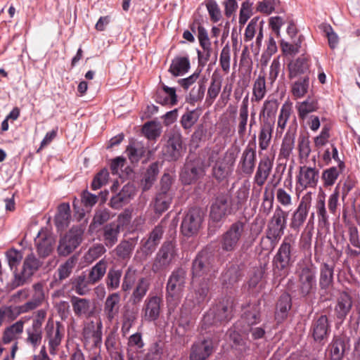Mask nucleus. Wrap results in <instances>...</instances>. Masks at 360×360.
<instances>
[{
  "label": "nucleus",
  "instance_id": "f257e3e1",
  "mask_svg": "<svg viewBox=\"0 0 360 360\" xmlns=\"http://www.w3.org/2000/svg\"><path fill=\"white\" fill-rule=\"evenodd\" d=\"M217 269L212 265L206 252L199 253L193 262L192 285L194 288V304L204 302L209 291V282L215 278Z\"/></svg>",
  "mask_w": 360,
  "mask_h": 360
},
{
  "label": "nucleus",
  "instance_id": "f03ea898",
  "mask_svg": "<svg viewBox=\"0 0 360 360\" xmlns=\"http://www.w3.org/2000/svg\"><path fill=\"white\" fill-rule=\"evenodd\" d=\"M294 243L291 238L285 237L274 256L272 265L274 274L276 276L283 278L288 275L290 269L295 262L292 257Z\"/></svg>",
  "mask_w": 360,
  "mask_h": 360
},
{
  "label": "nucleus",
  "instance_id": "7ed1b4c3",
  "mask_svg": "<svg viewBox=\"0 0 360 360\" xmlns=\"http://www.w3.org/2000/svg\"><path fill=\"white\" fill-rule=\"evenodd\" d=\"M288 212L277 206L268 221L266 237L270 241V249L273 250L284 234L286 229Z\"/></svg>",
  "mask_w": 360,
  "mask_h": 360
},
{
  "label": "nucleus",
  "instance_id": "20e7f679",
  "mask_svg": "<svg viewBox=\"0 0 360 360\" xmlns=\"http://www.w3.org/2000/svg\"><path fill=\"white\" fill-rule=\"evenodd\" d=\"M296 275L298 278V290L302 296L313 292L316 287V269L311 262L297 264Z\"/></svg>",
  "mask_w": 360,
  "mask_h": 360
},
{
  "label": "nucleus",
  "instance_id": "39448f33",
  "mask_svg": "<svg viewBox=\"0 0 360 360\" xmlns=\"http://www.w3.org/2000/svg\"><path fill=\"white\" fill-rule=\"evenodd\" d=\"M47 315L46 310L41 309L34 312L32 324L25 329V343L35 349L41 344L43 339L42 326Z\"/></svg>",
  "mask_w": 360,
  "mask_h": 360
},
{
  "label": "nucleus",
  "instance_id": "423d86ee",
  "mask_svg": "<svg viewBox=\"0 0 360 360\" xmlns=\"http://www.w3.org/2000/svg\"><path fill=\"white\" fill-rule=\"evenodd\" d=\"M41 263L32 254L27 255L22 264V269L20 272L16 270L13 272V279L8 285L10 290H13L19 286L23 285L39 269Z\"/></svg>",
  "mask_w": 360,
  "mask_h": 360
},
{
  "label": "nucleus",
  "instance_id": "0eeeda50",
  "mask_svg": "<svg viewBox=\"0 0 360 360\" xmlns=\"http://www.w3.org/2000/svg\"><path fill=\"white\" fill-rule=\"evenodd\" d=\"M186 271L177 269L172 271L167 283V300L169 303L177 304L182 297L186 284Z\"/></svg>",
  "mask_w": 360,
  "mask_h": 360
},
{
  "label": "nucleus",
  "instance_id": "6e6552de",
  "mask_svg": "<svg viewBox=\"0 0 360 360\" xmlns=\"http://www.w3.org/2000/svg\"><path fill=\"white\" fill-rule=\"evenodd\" d=\"M236 154L232 149H229L223 155L218 158L212 167V175L221 181L230 176L233 171Z\"/></svg>",
  "mask_w": 360,
  "mask_h": 360
},
{
  "label": "nucleus",
  "instance_id": "1a4fd4ad",
  "mask_svg": "<svg viewBox=\"0 0 360 360\" xmlns=\"http://www.w3.org/2000/svg\"><path fill=\"white\" fill-rule=\"evenodd\" d=\"M44 331L45 341L48 343L49 353L55 355L64 338V327L59 321L54 322L52 319H49L46 323Z\"/></svg>",
  "mask_w": 360,
  "mask_h": 360
},
{
  "label": "nucleus",
  "instance_id": "9d476101",
  "mask_svg": "<svg viewBox=\"0 0 360 360\" xmlns=\"http://www.w3.org/2000/svg\"><path fill=\"white\" fill-rule=\"evenodd\" d=\"M244 229L245 224L242 221H238L232 224L221 237V249L225 252L235 251L244 233Z\"/></svg>",
  "mask_w": 360,
  "mask_h": 360
},
{
  "label": "nucleus",
  "instance_id": "9b49d317",
  "mask_svg": "<svg viewBox=\"0 0 360 360\" xmlns=\"http://www.w3.org/2000/svg\"><path fill=\"white\" fill-rule=\"evenodd\" d=\"M320 177V170L314 166L304 165L299 167L296 176V191H304L308 188H316Z\"/></svg>",
  "mask_w": 360,
  "mask_h": 360
},
{
  "label": "nucleus",
  "instance_id": "f8f14e48",
  "mask_svg": "<svg viewBox=\"0 0 360 360\" xmlns=\"http://www.w3.org/2000/svg\"><path fill=\"white\" fill-rule=\"evenodd\" d=\"M312 202V193L307 192L301 198L297 208L292 214L290 226L295 231H299L305 222Z\"/></svg>",
  "mask_w": 360,
  "mask_h": 360
},
{
  "label": "nucleus",
  "instance_id": "ddd939ff",
  "mask_svg": "<svg viewBox=\"0 0 360 360\" xmlns=\"http://www.w3.org/2000/svg\"><path fill=\"white\" fill-rule=\"evenodd\" d=\"M176 255L174 245L171 242L163 243L158 250L152 265V271L159 273L167 269Z\"/></svg>",
  "mask_w": 360,
  "mask_h": 360
},
{
  "label": "nucleus",
  "instance_id": "4468645a",
  "mask_svg": "<svg viewBox=\"0 0 360 360\" xmlns=\"http://www.w3.org/2000/svg\"><path fill=\"white\" fill-rule=\"evenodd\" d=\"M203 220V216L200 209L191 208L185 214L181 225V231L184 236H193L198 233Z\"/></svg>",
  "mask_w": 360,
  "mask_h": 360
},
{
  "label": "nucleus",
  "instance_id": "2eb2a0df",
  "mask_svg": "<svg viewBox=\"0 0 360 360\" xmlns=\"http://www.w3.org/2000/svg\"><path fill=\"white\" fill-rule=\"evenodd\" d=\"M160 191L156 195L153 207L155 213L161 214L168 210L172 200V193L169 191L171 179L169 174H165L161 179Z\"/></svg>",
  "mask_w": 360,
  "mask_h": 360
},
{
  "label": "nucleus",
  "instance_id": "dca6fc26",
  "mask_svg": "<svg viewBox=\"0 0 360 360\" xmlns=\"http://www.w3.org/2000/svg\"><path fill=\"white\" fill-rule=\"evenodd\" d=\"M183 150L182 136L179 131H172L169 134L167 143L162 148V154L169 161L178 160Z\"/></svg>",
  "mask_w": 360,
  "mask_h": 360
},
{
  "label": "nucleus",
  "instance_id": "f3484780",
  "mask_svg": "<svg viewBox=\"0 0 360 360\" xmlns=\"http://www.w3.org/2000/svg\"><path fill=\"white\" fill-rule=\"evenodd\" d=\"M256 162V143H249L241 153L238 165V169L242 174L250 176L255 169Z\"/></svg>",
  "mask_w": 360,
  "mask_h": 360
},
{
  "label": "nucleus",
  "instance_id": "a211bd4d",
  "mask_svg": "<svg viewBox=\"0 0 360 360\" xmlns=\"http://www.w3.org/2000/svg\"><path fill=\"white\" fill-rule=\"evenodd\" d=\"M82 231L79 228L71 229L59 241L58 252L61 256L70 254L80 244Z\"/></svg>",
  "mask_w": 360,
  "mask_h": 360
},
{
  "label": "nucleus",
  "instance_id": "6ab92c4d",
  "mask_svg": "<svg viewBox=\"0 0 360 360\" xmlns=\"http://www.w3.org/2000/svg\"><path fill=\"white\" fill-rule=\"evenodd\" d=\"M30 318L23 317L4 328L1 333V341L4 345L12 343L11 347L16 345L18 350L19 349L18 340L21 338L24 331V325L26 320Z\"/></svg>",
  "mask_w": 360,
  "mask_h": 360
},
{
  "label": "nucleus",
  "instance_id": "aec40b11",
  "mask_svg": "<svg viewBox=\"0 0 360 360\" xmlns=\"http://www.w3.org/2000/svg\"><path fill=\"white\" fill-rule=\"evenodd\" d=\"M274 165V158H270L269 155H264L262 158L258 163L254 178V184L259 188L265 184L268 179ZM261 188L258 191L257 198L259 197Z\"/></svg>",
  "mask_w": 360,
  "mask_h": 360
},
{
  "label": "nucleus",
  "instance_id": "412c9836",
  "mask_svg": "<svg viewBox=\"0 0 360 360\" xmlns=\"http://www.w3.org/2000/svg\"><path fill=\"white\" fill-rule=\"evenodd\" d=\"M162 305L161 297L150 295L144 301L142 308L143 318L147 321L157 320L160 316Z\"/></svg>",
  "mask_w": 360,
  "mask_h": 360
},
{
  "label": "nucleus",
  "instance_id": "4be33fe9",
  "mask_svg": "<svg viewBox=\"0 0 360 360\" xmlns=\"http://www.w3.org/2000/svg\"><path fill=\"white\" fill-rule=\"evenodd\" d=\"M34 243L39 256L46 257L53 250L55 238L51 233L47 230L41 229L34 238Z\"/></svg>",
  "mask_w": 360,
  "mask_h": 360
},
{
  "label": "nucleus",
  "instance_id": "5701e85b",
  "mask_svg": "<svg viewBox=\"0 0 360 360\" xmlns=\"http://www.w3.org/2000/svg\"><path fill=\"white\" fill-rule=\"evenodd\" d=\"M311 333L314 340L323 344L328 339L330 332V326L326 315L320 316L314 320L311 325Z\"/></svg>",
  "mask_w": 360,
  "mask_h": 360
},
{
  "label": "nucleus",
  "instance_id": "b1692460",
  "mask_svg": "<svg viewBox=\"0 0 360 360\" xmlns=\"http://www.w3.org/2000/svg\"><path fill=\"white\" fill-rule=\"evenodd\" d=\"M274 128V122L268 119H264L259 127L258 134L259 153L266 150L272 139V134Z\"/></svg>",
  "mask_w": 360,
  "mask_h": 360
},
{
  "label": "nucleus",
  "instance_id": "393cba45",
  "mask_svg": "<svg viewBox=\"0 0 360 360\" xmlns=\"http://www.w3.org/2000/svg\"><path fill=\"white\" fill-rule=\"evenodd\" d=\"M102 328L101 321L94 323L90 321L86 323L83 328L82 335L86 342H90L95 347H98L102 342Z\"/></svg>",
  "mask_w": 360,
  "mask_h": 360
},
{
  "label": "nucleus",
  "instance_id": "a878e982",
  "mask_svg": "<svg viewBox=\"0 0 360 360\" xmlns=\"http://www.w3.org/2000/svg\"><path fill=\"white\" fill-rule=\"evenodd\" d=\"M232 308L224 303H219L211 309L205 316L204 321L216 323L226 321L231 318Z\"/></svg>",
  "mask_w": 360,
  "mask_h": 360
},
{
  "label": "nucleus",
  "instance_id": "bb28decb",
  "mask_svg": "<svg viewBox=\"0 0 360 360\" xmlns=\"http://www.w3.org/2000/svg\"><path fill=\"white\" fill-rule=\"evenodd\" d=\"M296 130L289 129L285 134L278 152V159L288 160L295 148Z\"/></svg>",
  "mask_w": 360,
  "mask_h": 360
},
{
  "label": "nucleus",
  "instance_id": "cd10ccee",
  "mask_svg": "<svg viewBox=\"0 0 360 360\" xmlns=\"http://www.w3.org/2000/svg\"><path fill=\"white\" fill-rule=\"evenodd\" d=\"M135 195V187L132 184L124 185L122 190L110 199V206L114 209H120L127 204Z\"/></svg>",
  "mask_w": 360,
  "mask_h": 360
},
{
  "label": "nucleus",
  "instance_id": "c85d7f7f",
  "mask_svg": "<svg viewBox=\"0 0 360 360\" xmlns=\"http://www.w3.org/2000/svg\"><path fill=\"white\" fill-rule=\"evenodd\" d=\"M120 300V294L117 292L108 295L104 302L103 313L110 322H112L119 314Z\"/></svg>",
  "mask_w": 360,
  "mask_h": 360
},
{
  "label": "nucleus",
  "instance_id": "c756f323",
  "mask_svg": "<svg viewBox=\"0 0 360 360\" xmlns=\"http://www.w3.org/2000/svg\"><path fill=\"white\" fill-rule=\"evenodd\" d=\"M70 302L76 316L89 318L94 314V308L89 299L73 296Z\"/></svg>",
  "mask_w": 360,
  "mask_h": 360
},
{
  "label": "nucleus",
  "instance_id": "7c9ffc66",
  "mask_svg": "<svg viewBox=\"0 0 360 360\" xmlns=\"http://www.w3.org/2000/svg\"><path fill=\"white\" fill-rule=\"evenodd\" d=\"M212 342L210 340L198 341L193 344L190 360H205L212 352Z\"/></svg>",
  "mask_w": 360,
  "mask_h": 360
},
{
  "label": "nucleus",
  "instance_id": "2f4dec72",
  "mask_svg": "<svg viewBox=\"0 0 360 360\" xmlns=\"http://www.w3.org/2000/svg\"><path fill=\"white\" fill-rule=\"evenodd\" d=\"M229 209V197L220 195L217 197L211 207L210 217L214 221H219L224 218Z\"/></svg>",
  "mask_w": 360,
  "mask_h": 360
},
{
  "label": "nucleus",
  "instance_id": "473e14b6",
  "mask_svg": "<svg viewBox=\"0 0 360 360\" xmlns=\"http://www.w3.org/2000/svg\"><path fill=\"white\" fill-rule=\"evenodd\" d=\"M150 286V283L148 278L144 277L139 278L130 295L129 301L131 304L134 305L140 304L146 295Z\"/></svg>",
  "mask_w": 360,
  "mask_h": 360
},
{
  "label": "nucleus",
  "instance_id": "72a5a7b5",
  "mask_svg": "<svg viewBox=\"0 0 360 360\" xmlns=\"http://www.w3.org/2000/svg\"><path fill=\"white\" fill-rule=\"evenodd\" d=\"M205 171L200 165L187 163L180 177L184 184H191L204 175Z\"/></svg>",
  "mask_w": 360,
  "mask_h": 360
},
{
  "label": "nucleus",
  "instance_id": "f704fd0d",
  "mask_svg": "<svg viewBox=\"0 0 360 360\" xmlns=\"http://www.w3.org/2000/svg\"><path fill=\"white\" fill-rule=\"evenodd\" d=\"M33 293L32 299L24 304L29 311L34 310L41 306L45 300L44 284L39 282L32 285Z\"/></svg>",
  "mask_w": 360,
  "mask_h": 360
},
{
  "label": "nucleus",
  "instance_id": "c9c22d12",
  "mask_svg": "<svg viewBox=\"0 0 360 360\" xmlns=\"http://www.w3.org/2000/svg\"><path fill=\"white\" fill-rule=\"evenodd\" d=\"M242 277L241 269L238 264L230 265L221 276V283L229 288L236 284Z\"/></svg>",
  "mask_w": 360,
  "mask_h": 360
},
{
  "label": "nucleus",
  "instance_id": "e433bc0d",
  "mask_svg": "<svg viewBox=\"0 0 360 360\" xmlns=\"http://www.w3.org/2000/svg\"><path fill=\"white\" fill-rule=\"evenodd\" d=\"M295 108L300 119L305 120L309 114L319 109V102L316 98L308 96L304 101L297 102Z\"/></svg>",
  "mask_w": 360,
  "mask_h": 360
},
{
  "label": "nucleus",
  "instance_id": "4c0bfd02",
  "mask_svg": "<svg viewBox=\"0 0 360 360\" xmlns=\"http://www.w3.org/2000/svg\"><path fill=\"white\" fill-rule=\"evenodd\" d=\"M190 60L188 56H176L171 63L169 72L174 77L185 75L190 69Z\"/></svg>",
  "mask_w": 360,
  "mask_h": 360
},
{
  "label": "nucleus",
  "instance_id": "58836bf2",
  "mask_svg": "<svg viewBox=\"0 0 360 360\" xmlns=\"http://www.w3.org/2000/svg\"><path fill=\"white\" fill-rule=\"evenodd\" d=\"M352 307V301L349 295L345 292H340L335 308L337 317L340 319H344Z\"/></svg>",
  "mask_w": 360,
  "mask_h": 360
},
{
  "label": "nucleus",
  "instance_id": "ea45409f",
  "mask_svg": "<svg viewBox=\"0 0 360 360\" xmlns=\"http://www.w3.org/2000/svg\"><path fill=\"white\" fill-rule=\"evenodd\" d=\"M138 311L129 307H124L122 314L121 321L122 327L121 332L123 335H127L130 329L134 325L137 319Z\"/></svg>",
  "mask_w": 360,
  "mask_h": 360
},
{
  "label": "nucleus",
  "instance_id": "a19ab883",
  "mask_svg": "<svg viewBox=\"0 0 360 360\" xmlns=\"http://www.w3.org/2000/svg\"><path fill=\"white\" fill-rule=\"evenodd\" d=\"M198 39L202 49V51L198 50V58L200 62L205 63L210 60L212 53V43L207 31L198 36Z\"/></svg>",
  "mask_w": 360,
  "mask_h": 360
},
{
  "label": "nucleus",
  "instance_id": "79ce46f5",
  "mask_svg": "<svg viewBox=\"0 0 360 360\" xmlns=\"http://www.w3.org/2000/svg\"><path fill=\"white\" fill-rule=\"evenodd\" d=\"M248 105L249 97L248 95H247L243 99L242 103L239 109L238 134L240 137H243L246 134L249 116Z\"/></svg>",
  "mask_w": 360,
  "mask_h": 360
},
{
  "label": "nucleus",
  "instance_id": "37998d69",
  "mask_svg": "<svg viewBox=\"0 0 360 360\" xmlns=\"http://www.w3.org/2000/svg\"><path fill=\"white\" fill-rule=\"evenodd\" d=\"M70 207L68 203H62L58 207V212L55 217V224L58 229H64L70 221Z\"/></svg>",
  "mask_w": 360,
  "mask_h": 360
},
{
  "label": "nucleus",
  "instance_id": "c03bdc74",
  "mask_svg": "<svg viewBox=\"0 0 360 360\" xmlns=\"http://www.w3.org/2000/svg\"><path fill=\"white\" fill-rule=\"evenodd\" d=\"M266 94V84L264 75H259L252 84V102H260Z\"/></svg>",
  "mask_w": 360,
  "mask_h": 360
},
{
  "label": "nucleus",
  "instance_id": "a18cd8bd",
  "mask_svg": "<svg viewBox=\"0 0 360 360\" xmlns=\"http://www.w3.org/2000/svg\"><path fill=\"white\" fill-rule=\"evenodd\" d=\"M345 168L343 162H340L338 166L328 168L322 172V179L325 186H331L335 184L340 174Z\"/></svg>",
  "mask_w": 360,
  "mask_h": 360
},
{
  "label": "nucleus",
  "instance_id": "49530a36",
  "mask_svg": "<svg viewBox=\"0 0 360 360\" xmlns=\"http://www.w3.org/2000/svg\"><path fill=\"white\" fill-rule=\"evenodd\" d=\"M90 285H92L91 281L84 272L72 280V288L79 295H86L90 290Z\"/></svg>",
  "mask_w": 360,
  "mask_h": 360
},
{
  "label": "nucleus",
  "instance_id": "de8ad7c7",
  "mask_svg": "<svg viewBox=\"0 0 360 360\" xmlns=\"http://www.w3.org/2000/svg\"><path fill=\"white\" fill-rule=\"evenodd\" d=\"M120 228L116 223H110L103 227V240L107 247L111 248L117 243Z\"/></svg>",
  "mask_w": 360,
  "mask_h": 360
},
{
  "label": "nucleus",
  "instance_id": "09e8293b",
  "mask_svg": "<svg viewBox=\"0 0 360 360\" xmlns=\"http://www.w3.org/2000/svg\"><path fill=\"white\" fill-rule=\"evenodd\" d=\"M25 304L18 307L3 306L0 307V314L4 321L11 322L15 320L21 314L29 312L28 309H25Z\"/></svg>",
  "mask_w": 360,
  "mask_h": 360
},
{
  "label": "nucleus",
  "instance_id": "8fccbe9b",
  "mask_svg": "<svg viewBox=\"0 0 360 360\" xmlns=\"http://www.w3.org/2000/svg\"><path fill=\"white\" fill-rule=\"evenodd\" d=\"M309 68V61L306 58H298L288 65L289 77L293 78L304 74L308 71Z\"/></svg>",
  "mask_w": 360,
  "mask_h": 360
},
{
  "label": "nucleus",
  "instance_id": "3c124183",
  "mask_svg": "<svg viewBox=\"0 0 360 360\" xmlns=\"http://www.w3.org/2000/svg\"><path fill=\"white\" fill-rule=\"evenodd\" d=\"M291 308V298L288 294H283L276 304V319L282 321L286 318L288 311Z\"/></svg>",
  "mask_w": 360,
  "mask_h": 360
},
{
  "label": "nucleus",
  "instance_id": "603ef678",
  "mask_svg": "<svg viewBox=\"0 0 360 360\" xmlns=\"http://www.w3.org/2000/svg\"><path fill=\"white\" fill-rule=\"evenodd\" d=\"M309 89V78L304 77L292 84L291 93L295 99H300L307 94Z\"/></svg>",
  "mask_w": 360,
  "mask_h": 360
},
{
  "label": "nucleus",
  "instance_id": "864d4df0",
  "mask_svg": "<svg viewBox=\"0 0 360 360\" xmlns=\"http://www.w3.org/2000/svg\"><path fill=\"white\" fill-rule=\"evenodd\" d=\"M333 281V266L323 263L320 266L319 285L322 289L328 288Z\"/></svg>",
  "mask_w": 360,
  "mask_h": 360
},
{
  "label": "nucleus",
  "instance_id": "5fc2aeb1",
  "mask_svg": "<svg viewBox=\"0 0 360 360\" xmlns=\"http://www.w3.org/2000/svg\"><path fill=\"white\" fill-rule=\"evenodd\" d=\"M222 79L219 76L212 75L211 83L207 89V94L206 98V103L209 105L212 104L214 101L218 96L221 89Z\"/></svg>",
  "mask_w": 360,
  "mask_h": 360
},
{
  "label": "nucleus",
  "instance_id": "6e6d98bb",
  "mask_svg": "<svg viewBox=\"0 0 360 360\" xmlns=\"http://www.w3.org/2000/svg\"><path fill=\"white\" fill-rule=\"evenodd\" d=\"M107 266V262L103 259L89 270L88 278L91 281V284H95L102 279L106 273Z\"/></svg>",
  "mask_w": 360,
  "mask_h": 360
},
{
  "label": "nucleus",
  "instance_id": "4d7b16f0",
  "mask_svg": "<svg viewBox=\"0 0 360 360\" xmlns=\"http://www.w3.org/2000/svg\"><path fill=\"white\" fill-rule=\"evenodd\" d=\"M298 158L300 163H304L308 159L311 152L310 140L308 136L301 135L297 141Z\"/></svg>",
  "mask_w": 360,
  "mask_h": 360
},
{
  "label": "nucleus",
  "instance_id": "13d9d810",
  "mask_svg": "<svg viewBox=\"0 0 360 360\" xmlns=\"http://www.w3.org/2000/svg\"><path fill=\"white\" fill-rule=\"evenodd\" d=\"M292 113V107L291 105L285 103L281 110L280 113L278 117L277 120V129L276 131L277 134H282L283 131L285 130L288 121L290 117V115Z\"/></svg>",
  "mask_w": 360,
  "mask_h": 360
},
{
  "label": "nucleus",
  "instance_id": "bf43d9fd",
  "mask_svg": "<svg viewBox=\"0 0 360 360\" xmlns=\"http://www.w3.org/2000/svg\"><path fill=\"white\" fill-rule=\"evenodd\" d=\"M122 271L116 268L109 269L105 278V283L109 290H115L120 285Z\"/></svg>",
  "mask_w": 360,
  "mask_h": 360
},
{
  "label": "nucleus",
  "instance_id": "052dcab7",
  "mask_svg": "<svg viewBox=\"0 0 360 360\" xmlns=\"http://www.w3.org/2000/svg\"><path fill=\"white\" fill-rule=\"evenodd\" d=\"M315 210L320 226H326L328 224V214L326 208L324 195H319L315 205Z\"/></svg>",
  "mask_w": 360,
  "mask_h": 360
},
{
  "label": "nucleus",
  "instance_id": "680f3d73",
  "mask_svg": "<svg viewBox=\"0 0 360 360\" xmlns=\"http://www.w3.org/2000/svg\"><path fill=\"white\" fill-rule=\"evenodd\" d=\"M330 359L341 360L343 356L345 348L344 340L338 336H335L330 345Z\"/></svg>",
  "mask_w": 360,
  "mask_h": 360
},
{
  "label": "nucleus",
  "instance_id": "e2e57ef3",
  "mask_svg": "<svg viewBox=\"0 0 360 360\" xmlns=\"http://www.w3.org/2000/svg\"><path fill=\"white\" fill-rule=\"evenodd\" d=\"M146 152L143 144L139 142L132 143L127 148V156L131 163H137Z\"/></svg>",
  "mask_w": 360,
  "mask_h": 360
},
{
  "label": "nucleus",
  "instance_id": "0e129e2a",
  "mask_svg": "<svg viewBox=\"0 0 360 360\" xmlns=\"http://www.w3.org/2000/svg\"><path fill=\"white\" fill-rule=\"evenodd\" d=\"M205 89L206 86L205 82L203 80L199 81L198 82V85L193 87L191 90L188 97L186 98L187 102L190 104L194 105L195 103L202 100Z\"/></svg>",
  "mask_w": 360,
  "mask_h": 360
},
{
  "label": "nucleus",
  "instance_id": "69168bd1",
  "mask_svg": "<svg viewBox=\"0 0 360 360\" xmlns=\"http://www.w3.org/2000/svg\"><path fill=\"white\" fill-rule=\"evenodd\" d=\"M136 280V269L129 266L126 270L122 279L121 285L122 290L124 292H129L132 289L133 285H135Z\"/></svg>",
  "mask_w": 360,
  "mask_h": 360
},
{
  "label": "nucleus",
  "instance_id": "338daca9",
  "mask_svg": "<svg viewBox=\"0 0 360 360\" xmlns=\"http://www.w3.org/2000/svg\"><path fill=\"white\" fill-rule=\"evenodd\" d=\"M231 55V46L227 43L224 46L219 54V65L224 74H228L230 72Z\"/></svg>",
  "mask_w": 360,
  "mask_h": 360
},
{
  "label": "nucleus",
  "instance_id": "774afa93",
  "mask_svg": "<svg viewBox=\"0 0 360 360\" xmlns=\"http://www.w3.org/2000/svg\"><path fill=\"white\" fill-rule=\"evenodd\" d=\"M278 103L276 99L266 100L259 112V117L268 119L274 116L277 111Z\"/></svg>",
  "mask_w": 360,
  "mask_h": 360
}]
</instances>
